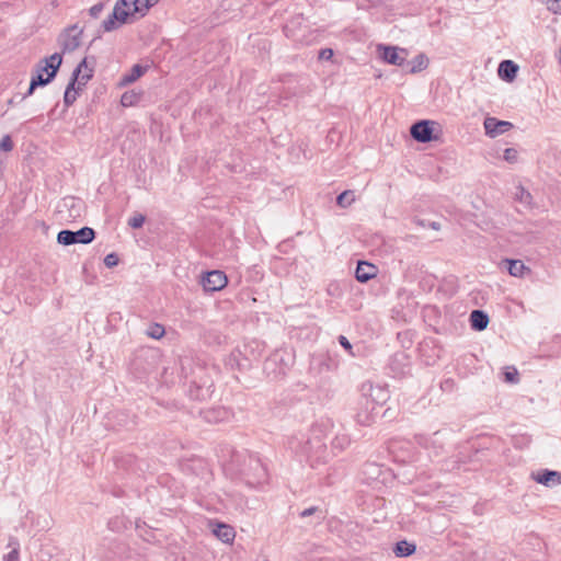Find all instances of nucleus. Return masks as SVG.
<instances>
[{
	"mask_svg": "<svg viewBox=\"0 0 561 561\" xmlns=\"http://www.w3.org/2000/svg\"><path fill=\"white\" fill-rule=\"evenodd\" d=\"M331 427V420H320L307 433H299L290 437L288 447L301 461L305 460L311 467L323 463L329 457L325 438Z\"/></svg>",
	"mask_w": 561,
	"mask_h": 561,
	"instance_id": "f257e3e1",
	"label": "nucleus"
},
{
	"mask_svg": "<svg viewBox=\"0 0 561 561\" xmlns=\"http://www.w3.org/2000/svg\"><path fill=\"white\" fill-rule=\"evenodd\" d=\"M217 456L225 470L240 474L250 488H259L267 481V470L256 456L238 451L228 444L219 446Z\"/></svg>",
	"mask_w": 561,
	"mask_h": 561,
	"instance_id": "f03ea898",
	"label": "nucleus"
},
{
	"mask_svg": "<svg viewBox=\"0 0 561 561\" xmlns=\"http://www.w3.org/2000/svg\"><path fill=\"white\" fill-rule=\"evenodd\" d=\"M180 368L185 392L191 400L202 402L211 397L215 367L207 366L199 358L184 356L180 358Z\"/></svg>",
	"mask_w": 561,
	"mask_h": 561,
	"instance_id": "7ed1b4c3",
	"label": "nucleus"
},
{
	"mask_svg": "<svg viewBox=\"0 0 561 561\" xmlns=\"http://www.w3.org/2000/svg\"><path fill=\"white\" fill-rule=\"evenodd\" d=\"M159 0H117L113 12L105 19L102 26L105 32H112L128 21L129 16H144Z\"/></svg>",
	"mask_w": 561,
	"mask_h": 561,
	"instance_id": "20e7f679",
	"label": "nucleus"
},
{
	"mask_svg": "<svg viewBox=\"0 0 561 561\" xmlns=\"http://www.w3.org/2000/svg\"><path fill=\"white\" fill-rule=\"evenodd\" d=\"M262 351L263 344L253 340L242 347L234 348L226 358V366L231 370L248 371L253 362L259 359Z\"/></svg>",
	"mask_w": 561,
	"mask_h": 561,
	"instance_id": "39448f33",
	"label": "nucleus"
},
{
	"mask_svg": "<svg viewBox=\"0 0 561 561\" xmlns=\"http://www.w3.org/2000/svg\"><path fill=\"white\" fill-rule=\"evenodd\" d=\"M61 64L62 56L59 53L41 59L31 77L32 89L49 84L56 78Z\"/></svg>",
	"mask_w": 561,
	"mask_h": 561,
	"instance_id": "423d86ee",
	"label": "nucleus"
},
{
	"mask_svg": "<svg viewBox=\"0 0 561 561\" xmlns=\"http://www.w3.org/2000/svg\"><path fill=\"white\" fill-rule=\"evenodd\" d=\"M294 364V354L287 348L275 350L264 362L263 370L272 379L284 377Z\"/></svg>",
	"mask_w": 561,
	"mask_h": 561,
	"instance_id": "0eeeda50",
	"label": "nucleus"
},
{
	"mask_svg": "<svg viewBox=\"0 0 561 561\" xmlns=\"http://www.w3.org/2000/svg\"><path fill=\"white\" fill-rule=\"evenodd\" d=\"M95 239V231L91 227H82L77 231L64 229L57 234V242L62 245L89 244Z\"/></svg>",
	"mask_w": 561,
	"mask_h": 561,
	"instance_id": "6e6552de",
	"label": "nucleus"
},
{
	"mask_svg": "<svg viewBox=\"0 0 561 561\" xmlns=\"http://www.w3.org/2000/svg\"><path fill=\"white\" fill-rule=\"evenodd\" d=\"M157 364V356L152 351H141L135 355L130 363V370L137 378L150 374Z\"/></svg>",
	"mask_w": 561,
	"mask_h": 561,
	"instance_id": "1a4fd4ad",
	"label": "nucleus"
},
{
	"mask_svg": "<svg viewBox=\"0 0 561 561\" xmlns=\"http://www.w3.org/2000/svg\"><path fill=\"white\" fill-rule=\"evenodd\" d=\"M360 396L366 404H370L376 409L381 407L389 399L388 390L382 386H375L370 381H365L360 385Z\"/></svg>",
	"mask_w": 561,
	"mask_h": 561,
	"instance_id": "9d476101",
	"label": "nucleus"
},
{
	"mask_svg": "<svg viewBox=\"0 0 561 561\" xmlns=\"http://www.w3.org/2000/svg\"><path fill=\"white\" fill-rule=\"evenodd\" d=\"M436 122L430 119H421L412 124L410 128L411 137L417 142L427 144L437 139L434 135Z\"/></svg>",
	"mask_w": 561,
	"mask_h": 561,
	"instance_id": "9b49d317",
	"label": "nucleus"
},
{
	"mask_svg": "<svg viewBox=\"0 0 561 561\" xmlns=\"http://www.w3.org/2000/svg\"><path fill=\"white\" fill-rule=\"evenodd\" d=\"M82 30L77 25L69 26L58 37V43L61 47V55L71 53L80 46V38Z\"/></svg>",
	"mask_w": 561,
	"mask_h": 561,
	"instance_id": "f8f14e48",
	"label": "nucleus"
},
{
	"mask_svg": "<svg viewBox=\"0 0 561 561\" xmlns=\"http://www.w3.org/2000/svg\"><path fill=\"white\" fill-rule=\"evenodd\" d=\"M378 51H380L381 59L393 66L404 67L408 50L397 46L378 45Z\"/></svg>",
	"mask_w": 561,
	"mask_h": 561,
	"instance_id": "ddd939ff",
	"label": "nucleus"
},
{
	"mask_svg": "<svg viewBox=\"0 0 561 561\" xmlns=\"http://www.w3.org/2000/svg\"><path fill=\"white\" fill-rule=\"evenodd\" d=\"M388 367L394 377H404L411 371V358L405 352H397L390 357Z\"/></svg>",
	"mask_w": 561,
	"mask_h": 561,
	"instance_id": "4468645a",
	"label": "nucleus"
},
{
	"mask_svg": "<svg viewBox=\"0 0 561 561\" xmlns=\"http://www.w3.org/2000/svg\"><path fill=\"white\" fill-rule=\"evenodd\" d=\"M227 283V275L219 270L206 272L202 277V285L205 291H218L225 288Z\"/></svg>",
	"mask_w": 561,
	"mask_h": 561,
	"instance_id": "2eb2a0df",
	"label": "nucleus"
},
{
	"mask_svg": "<svg viewBox=\"0 0 561 561\" xmlns=\"http://www.w3.org/2000/svg\"><path fill=\"white\" fill-rule=\"evenodd\" d=\"M530 479L547 488H553L561 484V472L549 469H539L531 471Z\"/></svg>",
	"mask_w": 561,
	"mask_h": 561,
	"instance_id": "dca6fc26",
	"label": "nucleus"
},
{
	"mask_svg": "<svg viewBox=\"0 0 561 561\" xmlns=\"http://www.w3.org/2000/svg\"><path fill=\"white\" fill-rule=\"evenodd\" d=\"M485 135L494 138L497 137L513 127V124L507 121H501L495 117H485L483 122Z\"/></svg>",
	"mask_w": 561,
	"mask_h": 561,
	"instance_id": "f3484780",
	"label": "nucleus"
},
{
	"mask_svg": "<svg viewBox=\"0 0 561 561\" xmlns=\"http://www.w3.org/2000/svg\"><path fill=\"white\" fill-rule=\"evenodd\" d=\"M87 69V58H83L77 67L73 69L70 81L73 82V87L78 84V90H81L82 87H84L89 80L93 77V70L88 69L84 73H82V70Z\"/></svg>",
	"mask_w": 561,
	"mask_h": 561,
	"instance_id": "a211bd4d",
	"label": "nucleus"
},
{
	"mask_svg": "<svg viewBox=\"0 0 561 561\" xmlns=\"http://www.w3.org/2000/svg\"><path fill=\"white\" fill-rule=\"evenodd\" d=\"M358 411L355 414L356 422L360 425L368 426L375 421L377 414L376 408L370 404H366L365 401L358 402Z\"/></svg>",
	"mask_w": 561,
	"mask_h": 561,
	"instance_id": "6ab92c4d",
	"label": "nucleus"
},
{
	"mask_svg": "<svg viewBox=\"0 0 561 561\" xmlns=\"http://www.w3.org/2000/svg\"><path fill=\"white\" fill-rule=\"evenodd\" d=\"M500 267L506 270L511 276L523 277L525 273H529L530 268L527 267L522 260L503 259Z\"/></svg>",
	"mask_w": 561,
	"mask_h": 561,
	"instance_id": "aec40b11",
	"label": "nucleus"
},
{
	"mask_svg": "<svg viewBox=\"0 0 561 561\" xmlns=\"http://www.w3.org/2000/svg\"><path fill=\"white\" fill-rule=\"evenodd\" d=\"M377 273L378 268L376 265L367 261H358L355 268V278L357 282L364 284L376 277Z\"/></svg>",
	"mask_w": 561,
	"mask_h": 561,
	"instance_id": "412c9836",
	"label": "nucleus"
},
{
	"mask_svg": "<svg viewBox=\"0 0 561 561\" xmlns=\"http://www.w3.org/2000/svg\"><path fill=\"white\" fill-rule=\"evenodd\" d=\"M518 72V66L510 59L502 60L497 68L499 77L505 82H512Z\"/></svg>",
	"mask_w": 561,
	"mask_h": 561,
	"instance_id": "4be33fe9",
	"label": "nucleus"
},
{
	"mask_svg": "<svg viewBox=\"0 0 561 561\" xmlns=\"http://www.w3.org/2000/svg\"><path fill=\"white\" fill-rule=\"evenodd\" d=\"M428 66V58L424 54L416 55L411 61L405 60L402 67L409 73H417L426 69Z\"/></svg>",
	"mask_w": 561,
	"mask_h": 561,
	"instance_id": "5701e85b",
	"label": "nucleus"
},
{
	"mask_svg": "<svg viewBox=\"0 0 561 561\" xmlns=\"http://www.w3.org/2000/svg\"><path fill=\"white\" fill-rule=\"evenodd\" d=\"M470 325L476 331H483L489 324V316L485 311L476 309L470 313Z\"/></svg>",
	"mask_w": 561,
	"mask_h": 561,
	"instance_id": "b1692460",
	"label": "nucleus"
},
{
	"mask_svg": "<svg viewBox=\"0 0 561 561\" xmlns=\"http://www.w3.org/2000/svg\"><path fill=\"white\" fill-rule=\"evenodd\" d=\"M146 71H147L146 66H142L139 64L134 65L127 73H125L121 77L119 85L124 87V85H128V84L135 82L142 75H145Z\"/></svg>",
	"mask_w": 561,
	"mask_h": 561,
	"instance_id": "393cba45",
	"label": "nucleus"
},
{
	"mask_svg": "<svg viewBox=\"0 0 561 561\" xmlns=\"http://www.w3.org/2000/svg\"><path fill=\"white\" fill-rule=\"evenodd\" d=\"M214 535L225 543L233 541L236 533L234 529L227 524H217L214 529Z\"/></svg>",
	"mask_w": 561,
	"mask_h": 561,
	"instance_id": "a878e982",
	"label": "nucleus"
},
{
	"mask_svg": "<svg viewBox=\"0 0 561 561\" xmlns=\"http://www.w3.org/2000/svg\"><path fill=\"white\" fill-rule=\"evenodd\" d=\"M416 550V546L407 540L398 541L393 547V552L399 558H407L412 556Z\"/></svg>",
	"mask_w": 561,
	"mask_h": 561,
	"instance_id": "bb28decb",
	"label": "nucleus"
},
{
	"mask_svg": "<svg viewBox=\"0 0 561 561\" xmlns=\"http://www.w3.org/2000/svg\"><path fill=\"white\" fill-rule=\"evenodd\" d=\"M142 98L141 91L129 90L123 93L121 104L124 107L135 106Z\"/></svg>",
	"mask_w": 561,
	"mask_h": 561,
	"instance_id": "cd10ccee",
	"label": "nucleus"
},
{
	"mask_svg": "<svg viewBox=\"0 0 561 561\" xmlns=\"http://www.w3.org/2000/svg\"><path fill=\"white\" fill-rule=\"evenodd\" d=\"M79 91L78 87H73V82H68L64 93V104L66 107L71 106L76 102Z\"/></svg>",
	"mask_w": 561,
	"mask_h": 561,
	"instance_id": "c85d7f7f",
	"label": "nucleus"
},
{
	"mask_svg": "<svg viewBox=\"0 0 561 561\" xmlns=\"http://www.w3.org/2000/svg\"><path fill=\"white\" fill-rule=\"evenodd\" d=\"M351 444V438L347 434L339 433L332 439V448L340 451L344 450Z\"/></svg>",
	"mask_w": 561,
	"mask_h": 561,
	"instance_id": "c756f323",
	"label": "nucleus"
},
{
	"mask_svg": "<svg viewBox=\"0 0 561 561\" xmlns=\"http://www.w3.org/2000/svg\"><path fill=\"white\" fill-rule=\"evenodd\" d=\"M515 199L525 205L526 207H529L531 205L533 196L522 185H518L515 192Z\"/></svg>",
	"mask_w": 561,
	"mask_h": 561,
	"instance_id": "7c9ffc66",
	"label": "nucleus"
},
{
	"mask_svg": "<svg viewBox=\"0 0 561 561\" xmlns=\"http://www.w3.org/2000/svg\"><path fill=\"white\" fill-rule=\"evenodd\" d=\"M355 199V195L353 191H344L340 193L336 197V204L342 207H348Z\"/></svg>",
	"mask_w": 561,
	"mask_h": 561,
	"instance_id": "2f4dec72",
	"label": "nucleus"
},
{
	"mask_svg": "<svg viewBox=\"0 0 561 561\" xmlns=\"http://www.w3.org/2000/svg\"><path fill=\"white\" fill-rule=\"evenodd\" d=\"M146 334L154 340L161 339L165 334L164 327L160 323H151L147 330Z\"/></svg>",
	"mask_w": 561,
	"mask_h": 561,
	"instance_id": "473e14b6",
	"label": "nucleus"
},
{
	"mask_svg": "<svg viewBox=\"0 0 561 561\" xmlns=\"http://www.w3.org/2000/svg\"><path fill=\"white\" fill-rule=\"evenodd\" d=\"M438 434H439V432H435L433 434V436H428L425 434H417V435H415V440L420 446H422L424 448L435 447L434 436H437Z\"/></svg>",
	"mask_w": 561,
	"mask_h": 561,
	"instance_id": "72a5a7b5",
	"label": "nucleus"
},
{
	"mask_svg": "<svg viewBox=\"0 0 561 561\" xmlns=\"http://www.w3.org/2000/svg\"><path fill=\"white\" fill-rule=\"evenodd\" d=\"M531 437L527 434L516 435L513 437V445L516 448L523 449L530 445Z\"/></svg>",
	"mask_w": 561,
	"mask_h": 561,
	"instance_id": "f704fd0d",
	"label": "nucleus"
},
{
	"mask_svg": "<svg viewBox=\"0 0 561 561\" xmlns=\"http://www.w3.org/2000/svg\"><path fill=\"white\" fill-rule=\"evenodd\" d=\"M146 217L141 214H137L129 218L128 226L133 229H139L144 226Z\"/></svg>",
	"mask_w": 561,
	"mask_h": 561,
	"instance_id": "c9c22d12",
	"label": "nucleus"
},
{
	"mask_svg": "<svg viewBox=\"0 0 561 561\" xmlns=\"http://www.w3.org/2000/svg\"><path fill=\"white\" fill-rule=\"evenodd\" d=\"M542 3L547 4V9L551 11L554 15L558 14L561 10V0H540Z\"/></svg>",
	"mask_w": 561,
	"mask_h": 561,
	"instance_id": "e433bc0d",
	"label": "nucleus"
},
{
	"mask_svg": "<svg viewBox=\"0 0 561 561\" xmlns=\"http://www.w3.org/2000/svg\"><path fill=\"white\" fill-rule=\"evenodd\" d=\"M13 149V141L10 135H4L0 140V151L9 152Z\"/></svg>",
	"mask_w": 561,
	"mask_h": 561,
	"instance_id": "4c0bfd02",
	"label": "nucleus"
},
{
	"mask_svg": "<svg viewBox=\"0 0 561 561\" xmlns=\"http://www.w3.org/2000/svg\"><path fill=\"white\" fill-rule=\"evenodd\" d=\"M107 527L113 531H121L124 525V519L121 517H115L108 520Z\"/></svg>",
	"mask_w": 561,
	"mask_h": 561,
	"instance_id": "58836bf2",
	"label": "nucleus"
},
{
	"mask_svg": "<svg viewBox=\"0 0 561 561\" xmlns=\"http://www.w3.org/2000/svg\"><path fill=\"white\" fill-rule=\"evenodd\" d=\"M517 156H518V152L516 149L514 148H506L504 150V154H503V158L505 161L510 162V163H514L517 161Z\"/></svg>",
	"mask_w": 561,
	"mask_h": 561,
	"instance_id": "ea45409f",
	"label": "nucleus"
},
{
	"mask_svg": "<svg viewBox=\"0 0 561 561\" xmlns=\"http://www.w3.org/2000/svg\"><path fill=\"white\" fill-rule=\"evenodd\" d=\"M118 262H119L118 255L114 252L108 253L104 257V264L108 268L115 267L118 264Z\"/></svg>",
	"mask_w": 561,
	"mask_h": 561,
	"instance_id": "a19ab883",
	"label": "nucleus"
},
{
	"mask_svg": "<svg viewBox=\"0 0 561 561\" xmlns=\"http://www.w3.org/2000/svg\"><path fill=\"white\" fill-rule=\"evenodd\" d=\"M337 341L340 343V345L352 356H354V353H353V345L351 344V342L348 341V339L344 335H339L337 337Z\"/></svg>",
	"mask_w": 561,
	"mask_h": 561,
	"instance_id": "79ce46f5",
	"label": "nucleus"
},
{
	"mask_svg": "<svg viewBox=\"0 0 561 561\" xmlns=\"http://www.w3.org/2000/svg\"><path fill=\"white\" fill-rule=\"evenodd\" d=\"M415 222L421 226V227H430L434 230H439L440 229V224L437 222V221H425L423 219H416Z\"/></svg>",
	"mask_w": 561,
	"mask_h": 561,
	"instance_id": "37998d69",
	"label": "nucleus"
},
{
	"mask_svg": "<svg viewBox=\"0 0 561 561\" xmlns=\"http://www.w3.org/2000/svg\"><path fill=\"white\" fill-rule=\"evenodd\" d=\"M316 513H321V511L317 506H311L309 508L304 510L300 513V517L305 518V517L311 516V515H313ZM318 518L322 519L323 516L321 514H319Z\"/></svg>",
	"mask_w": 561,
	"mask_h": 561,
	"instance_id": "c03bdc74",
	"label": "nucleus"
},
{
	"mask_svg": "<svg viewBox=\"0 0 561 561\" xmlns=\"http://www.w3.org/2000/svg\"><path fill=\"white\" fill-rule=\"evenodd\" d=\"M103 9H104V4L102 2H99L90 8L89 13L92 18L96 19L101 14Z\"/></svg>",
	"mask_w": 561,
	"mask_h": 561,
	"instance_id": "a18cd8bd",
	"label": "nucleus"
},
{
	"mask_svg": "<svg viewBox=\"0 0 561 561\" xmlns=\"http://www.w3.org/2000/svg\"><path fill=\"white\" fill-rule=\"evenodd\" d=\"M334 53L331 48H322L319 51L318 58L320 60H331Z\"/></svg>",
	"mask_w": 561,
	"mask_h": 561,
	"instance_id": "49530a36",
	"label": "nucleus"
},
{
	"mask_svg": "<svg viewBox=\"0 0 561 561\" xmlns=\"http://www.w3.org/2000/svg\"><path fill=\"white\" fill-rule=\"evenodd\" d=\"M4 561H20V549H12L3 557Z\"/></svg>",
	"mask_w": 561,
	"mask_h": 561,
	"instance_id": "de8ad7c7",
	"label": "nucleus"
},
{
	"mask_svg": "<svg viewBox=\"0 0 561 561\" xmlns=\"http://www.w3.org/2000/svg\"><path fill=\"white\" fill-rule=\"evenodd\" d=\"M505 381L507 382H516L518 380L517 376L518 373L516 369H513V371H505Z\"/></svg>",
	"mask_w": 561,
	"mask_h": 561,
	"instance_id": "09e8293b",
	"label": "nucleus"
},
{
	"mask_svg": "<svg viewBox=\"0 0 561 561\" xmlns=\"http://www.w3.org/2000/svg\"><path fill=\"white\" fill-rule=\"evenodd\" d=\"M8 547H10L12 549H20V542H19L18 538L11 536L9 538Z\"/></svg>",
	"mask_w": 561,
	"mask_h": 561,
	"instance_id": "8fccbe9b",
	"label": "nucleus"
},
{
	"mask_svg": "<svg viewBox=\"0 0 561 561\" xmlns=\"http://www.w3.org/2000/svg\"><path fill=\"white\" fill-rule=\"evenodd\" d=\"M215 413H218V414H219V413H220V411H208V412L206 413L205 419H206L207 421H209V422H211V421H217V420H218V416H215V415H214Z\"/></svg>",
	"mask_w": 561,
	"mask_h": 561,
	"instance_id": "3c124183",
	"label": "nucleus"
},
{
	"mask_svg": "<svg viewBox=\"0 0 561 561\" xmlns=\"http://www.w3.org/2000/svg\"><path fill=\"white\" fill-rule=\"evenodd\" d=\"M36 89H32V83L30 82V87L27 91L23 94L22 100H25L26 98L31 96Z\"/></svg>",
	"mask_w": 561,
	"mask_h": 561,
	"instance_id": "603ef678",
	"label": "nucleus"
},
{
	"mask_svg": "<svg viewBox=\"0 0 561 561\" xmlns=\"http://www.w3.org/2000/svg\"><path fill=\"white\" fill-rule=\"evenodd\" d=\"M554 57L557 58V60L559 61V64H561V47L557 48L554 50Z\"/></svg>",
	"mask_w": 561,
	"mask_h": 561,
	"instance_id": "864d4df0",
	"label": "nucleus"
}]
</instances>
